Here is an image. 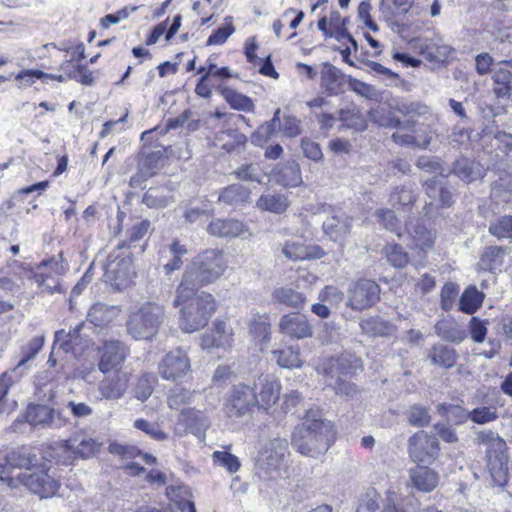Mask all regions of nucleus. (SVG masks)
I'll return each instance as SVG.
<instances>
[{
    "label": "nucleus",
    "instance_id": "nucleus-40",
    "mask_svg": "<svg viewBox=\"0 0 512 512\" xmlns=\"http://www.w3.org/2000/svg\"><path fill=\"white\" fill-rule=\"evenodd\" d=\"M250 333L258 341L261 350H263L270 341L271 326L266 316L258 313L254 314L250 323Z\"/></svg>",
    "mask_w": 512,
    "mask_h": 512
},
{
    "label": "nucleus",
    "instance_id": "nucleus-11",
    "mask_svg": "<svg viewBox=\"0 0 512 512\" xmlns=\"http://www.w3.org/2000/svg\"><path fill=\"white\" fill-rule=\"evenodd\" d=\"M426 196L439 208H450L454 203L453 187L447 177L433 176L422 184Z\"/></svg>",
    "mask_w": 512,
    "mask_h": 512
},
{
    "label": "nucleus",
    "instance_id": "nucleus-60",
    "mask_svg": "<svg viewBox=\"0 0 512 512\" xmlns=\"http://www.w3.org/2000/svg\"><path fill=\"white\" fill-rule=\"evenodd\" d=\"M395 109L405 117L424 116L429 113V107L419 101L397 102Z\"/></svg>",
    "mask_w": 512,
    "mask_h": 512
},
{
    "label": "nucleus",
    "instance_id": "nucleus-19",
    "mask_svg": "<svg viewBox=\"0 0 512 512\" xmlns=\"http://www.w3.org/2000/svg\"><path fill=\"white\" fill-rule=\"evenodd\" d=\"M487 468L494 485L505 486L508 482V456L505 450H489Z\"/></svg>",
    "mask_w": 512,
    "mask_h": 512
},
{
    "label": "nucleus",
    "instance_id": "nucleus-18",
    "mask_svg": "<svg viewBox=\"0 0 512 512\" xmlns=\"http://www.w3.org/2000/svg\"><path fill=\"white\" fill-rule=\"evenodd\" d=\"M447 174H453L461 181L469 184L483 178L485 171L478 161L466 157H460L453 162L452 168Z\"/></svg>",
    "mask_w": 512,
    "mask_h": 512
},
{
    "label": "nucleus",
    "instance_id": "nucleus-64",
    "mask_svg": "<svg viewBox=\"0 0 512 512\" xmlns=\"http://www.w3.org/2000/svg\"><path fill=\"white\" fill-rule=\"evenodd\" d=\"M282 251L287 258L294 261L306 260L312 257L310 249L299 242H287Z\"/></svg>",
    "mask_w": 512,
    "mask_h": 512
},
{
    "label": "nucleus",
    "instance_id": "nucleus-17",
    "mask_svg": "<svg viewBox=\"0 0 512 512\" xmlns=\"http://www.w3.org/2000/svg\"><path fill=\"white\" fill-rule=\"evenodd\" d=\"M128 385L129 374L124 371H116L100 382L99 392L106 400H118L124 396Z\"/></svg>",
    "mask_w": 512,
    "mask_h": 512
},
{
    "label": "nucleus",
    "instance_id": "nucleus-26",
    "mask_svg": "<svg viewBox=\"0 0 512 512\" xmlns=\"http://www.w3.org/2000/svg\"><path fill=\"white\" fill-rule=\"evenodd\" d=\"M129 262L125 259L107 264L104 277L115 290H122L129 282Z\"/></svg>",
    "mask_w": 512,
    "mask_h": 512
},
{
    "label": "nucleus",
    "instance_id": "nucleus-50",
    "mask_svg": "<svg viewBox=\"0 0 512 512\" xmlns=\"http://www.w3.org/2000/svg\"><path fill=\"white\" fill-rule=\"evenodd\" d=\"M406 418L409 425L417 428L429 426L431 422V415L429 408L422 404L411 405L406 413Z\"/></svg>",
    "mask_w": 512,
    "mask_h": 512
},
{
    "label": "nucleus",
    "instance_id": "nucleus-15",
    "mask_svg": "<svg viewBox=\"0 0 512 512\" xmlns=\"http://www.w3.org/2000/svg\"><path fill=\"white\" fill-rule=\"evenodd\" d=\"M279 329L282 334L292 339H305L313 335V328L306 315L299 312L283 315L279 322Z\"/></svg>",
    "mask_w": 512,
    "mask_h": 512
},
{
    "label": "nucleus",
    "instance_id": "nucleus-63",
    "mask_svg": "<svg viewBox=\"0 0 512 512\" xmlns=\"http://www.w3.org/2000/svg\"><path fill=\"white\" fill-rule=\"evenodd\" d=\"M138 9L139 6H125L115 13L106 14L101 18L100 25L103 29H108L111 25L118 24L120 21L127 19L131 13L136 12Z\"/></svg>",
    "mask_w": 512,
    "mask_h": 512
},
{
    "label": "nucleus",
    "instance_id": "nucleus-24",
    "mask_svg": "<svg viewBox=\"0 0 512 512\" xmlns=\"http://www.w3.org/2000/svg\"><path fill=\"white\" fill-rule=\"evenodd\" d=\"M412 486L421 492L433 491L439 483V475L427 466H416L410 470Z\"/></svg>",
    "mask_w": 512,
    "mask_h": 512
},
{
    "label": "nucleus",
    "instance_id": "nucleus-21",
    "mask_svg": "<svg viewBox=\"0 0 512 512\" xmlns=\"http://www.w3.org/2000/svg\"><path fill=\"white\" fill-rule=\"evenodd\" d=\"M245 229V224L234 218H215L207 226L208 234L220 238L239 237Z\"/></svg>",
    "mask_w": 512,
    "mask_h": 512
},
{
    "label": "nucleus",
    "instance_id": "nucleus-46",
    "mask_svg": "<svg viewBox=\"0 0 512 512\" xmlns=\"http://www.w3.org/2000/svg\"><path fill=\"white\" fill-rule=\"evenodd\" d=\"M44 341V336H36L22 345L14 370L24 367L28 362L33 360L42 349Z\"/></svg>",
    "mask_w": 512,
    "mask_h": 512
},
{
    "label": "nucleus",
    "instance_id": "nucleus-7",
    "mask_svg": "<svg viewBox=\"0 0 512 512\" xmlns=\"http://www.w3.org/2000/svg\"><path fill=\"white\" fill-rule=\"evenodd\" d=\"M191 372L190 359L181 349L168 352L158 364V373L164 380L178 382Z\"/></svg>",
    "mask_w": 512,
    "mask_h": 512
},
{
    "label": "nucleus",
    "instance_id": "nucleus-34",
    "mask_svg": "<svg viewBox=\"0 0 512 512\" xmlns=\"http://www.w3.org/2000/svg\"><path fill=\"white\" fill-rule=\"evenodd\" d=\"M196 395V390H191L190 388L176 385L175 387L169 390L167 403L171 409L181 410L182 413L184 414V407L194 403Z\"/></svg>",
    "mask_w": 512,
    "mask_h": 512
},
{
    "label": "nucleus",
    "instance_id": "nucleus-12",
    "mask_svg": "<svg viewBox=\"0 0 512 512\" xmlns=\"http://www.w3.org/2000/svg\"><path fill=\"white\" fill-rule=\"evenodd\" d=\"M347 76L330 62L322 63L320 71V87L327 97L339 96L345 93Z\"/></svg>",
    "mask_w": 512,
    "mask_h": 512
},
{
    "label": "nucleus",
    "instance_id": "nucleus-41",
    "mask_svg": "<svg viewBox=\"0 0 512 512\" xmlns=\"http://www.w3.org/2000/svg\"><path fill=\"white\" fill-rule=\"evenodd\" d=\"M407 231L422 248L432 247L435 241L434 233L426 226L423 220L417 219L407 225Z\"/></svg>",
    "mask_w": 512,
    "mask_h": 512
},
{
    "label": "nucleus",
    "instance_id": "nucleus-62",
    "mask_svg": "<svg viewBox=\"0 0 512 512\" xmlns=\"http://www.w3.org/2000/svg\"><path fill=\"white\" fill-rule=\"evenodd\" d=\"M386 257L387 261L395 268H404L409 262L408 253L398 244L386 248Z\"/></svg>",
    "mask_w": 512,
    "mask_h": 512
},
{
    "label": "nucleus",
    "instance_id": "nucleus-37",
    "mask_svg": "<svg viewBox=\"0 0 512 512\" xmlns=\"http://www.w3.org/2000/svg\"><path fill=\"white\" fill-rule=\"evenodd\" d=\"M492 80L495 96L498 99L510 98L512 94V72L506 68L499 67L493 71Z\"/></svg>",
    "mask_w": 512,
    "mask_h": 512
},
{
    "label": "nucleus",
    "instance_id": "nucleus-39",
    "mask_svg": "<svg viewBox=\"0 0 512 512\" xmlns=\"http://www.w3.org/2000/svg\"><path fill=\"white\" fill-rule=\"evenodd\" d=\"M166 495L182 512H196L194 503L189 499L190 491L187 486L170 485L166 488Z\"/></svg>",
    "mask_w": 512,
    "mask_h": 512
},
{
    "label": "nucleus",
    "instance_id": "nucleus-48",
    "mask_svg": "<svg viewBox=\"0 0 512 512\" xmlns=\"http://www.w3.org/2000/svg\"><path fill=\"white\" fill-rule=\"evenodd\" d=\"M488 232L498 240L512 242V215H503L490 222Z\"/></svg>",
    "mask_w": 512,
    "mask_h": 512
},
{
    "label": "nucleus",
    "instance_id": "nucleus-8",
    "mask_svg": "<svg viewBox=\"0 0 512 512\" xmlns=\"http://www.w3.org/2000/svg\"><path fill=\"white\" fill-rule=\"evenodd\" d=\"M128 350L120 340H105L99 348L98 369L103 374L122 371L121 367L127 357Z\"/></svg>",
    "mask_w": 512,
    "mask_h": 512
},
{
    "label": "nucleus",
    "instance_id": "nucleus-33",
    "mask_svg": "<svg viewBox=\"0 0 512 512\" xmlns=\"http://www.w3.org/2000/svg\"><path fill=\"white\" fill-rule=\"evenodd\" d=\"M272 300L290 308L302 309L306 303V296L291 287H279L272 292Z\"/></svg>",
    "mask_w": 512,
    "mask_h": 512
},
{
    "label": "nucleus",
    "instance_id": "nucleus-13",
    "mask_svg": "<svg viewBox=\"0 0 512 512\" xmlns=\"http://www.w3.org/2000/svg\"><path fill=\"white\" fill-rule=\"evenodd\" d=\"M270 179L284 188H296L303 183L300 165L294 159L276 164L270 172Z\"/></svg>",
    "mask_w": 512,
    "mask_h": 512
},
{
    "label": "nucleus",
    "instance_id": "nucleus-9",
    "mask_svg": "<svg viewBox=\"0 0 512 512\" xmlns=\"http://www.w3.org/2000/svg\"><path fill=\"white\" fill-rule=\"evenodd\" d=\"M380 286L373 280L360 279L349 289L348 305L357 311L372 307L380 299Z\"/></svg>",
    "mask_w": 512,
    "mask_h": 512
},
{
    "label": "nucleus",
    "instance_id": "nucleus-42",
    "mask_svg": "<svg viewBox=\"0 0 512 512\" xmlns=\"http://www.w3.org/2000/svg\"><path fill=\"white\" fill-rule=\"evenodd\" d=\"M359 325L362 332L369 337L387 336L391 329L390 322L378 315L362 319Z\"/></svg>",
    "mask_w": 512,
    "mask_h": 512
},
{
    "label": "nucleus",
    "instance_id": "nucleus-4",
    "mask_svg": "<svg viewBox=\"0 0 512 512\" xmlns=\"http://www.w3.org/2000/svg\"><path fill=\"white\" fill-rule=\"evenodd\" d=\"M178 300V292L173 301L175 307L181 308L180 327L186 333H193L205 327L216 310V302L212 294L196 292L187 299Z\"/></svg>",
    "mask_w": 512,
    "mask_h": 512
},
{
    "label": "nucleus",
    "instance_id": "nucleus-44",
    "mask_svg": "<svg viewBox=\"0 0 512 512\" xmlns=\"http://www.w3.org/2000/svg\"><path fill=\"white\" fill-rule=\"evenodd\" d=\"M170 260L163 265V273L165 276H170L174 271L181 269L183 265V257L188 253L185 245L180 244V241L175 239L169 245Z\"/></svg>",
    "mask_w": 512,
    "mask_h": 512
},
{
    "label": "nucleus",
    "instance_id": "nucleus-30",
    "mask_svg": "<svg viewBox=\"0 0 512 512\" xmlns=\"http://www.w3.org/2000/svg\"><path fill=\"white\" fill-rule=\"evenodd\" d=\"M485 294L475 285L467 286L459 297L458 310L465 314H474L482 306Z\"/></svg>",
    "mask_w": 512,
    "mask_h": 512
},
{
    "label": "nucleus",
    "instance_id": "nucleus-23",
    "mask_svg": "<svg viewBox=\"0 0 512 512\" xmlns=\"http://www.w3.org/2000/svg\"><path fill=\"white\" fill-rule=\"evenodd\" d=\"M457 351L446 344L435 343L427 353L430 364L443 369L453 368L458 360Z\"/></svg>",
    "mask_w": 512,
    "mask_h": 512
},
{
    "label": "nucleus",
    "instance_id": "nucleus-31",
    "mask_svg": "<svg viewBox=\"0 0 512 512\" xmlns=\"http://www.w3.org/2000/svg\"><path fill=\"white\" fill-rule=\"evenodd\" d=\"M352 219L347 216H331L323 222L324 233L333 241L343 239L351 230Z\"/></svg>",
    "mask_w": 512,
    "mask_h": 512
},
{
    "label": "nucleus",
    "instance_id": "nucleus-38",
    "mask_svg": "<svg viewBox=\"0 0 512 512\" xmlns=\"http://www.w3.org/2000/svg\"><path fill=\"white\" fill-rule=\"evenodd\" d=\"M415 201L416 196L413 190L405 185L395 187L389 198L391 206L403 212H410Z\"/></svg>",
    "mask_w": 512,
    "mask_h": 512
},
{
    "label": "nucleus",
    "instance_id": "nucleus-61",
    "mask_svg": "<svg viewBox=\"0 0 512 512\" xmlns=\"http://www.w3.org/2000/svg\"><path fill=\"white\" fill-rule=\"evenodd\" d=\"M380 501V494L376 490L371 489L359 499L356 512H382Z\"/></svg>",
    "mask_w": 512,
    "mask_h": 512
},
{
    "label": "nucleus",
    "instance_id": "nucleus-45",
    "mask_svg": "<svg viewBox=\"0 0 512 512\" xmlns=\"http://www.w3.org/2000/svg\"><path fill=\"white\" fill-rule=\"evenodd\" d=\"M272 353L276 359V363L281 368L294 369L302 365L298 347L288 346L283 349L274 350Z\"/></svg>",
    "mask_w": 512,
    "mask_h": 512
},
{
    "label": "nucleus",
    "instance_id": "nucleus-35",
    "mask_svg": "<svg viewBox=\"0 0 512 512\" xmlns=\"http://www.w3.org/2000/svg\"><path fill=\"white\" fill-rule=\"evenodd\" d=\"M415 0H380L379 11L389 22L398 17H404L411 9Z\"/></svg>",
    "mask_w": 512,
    "mask_h": 512
},
{
    "label": "nucleus",
    "instance_id": "nucleus-16",
    "mask_svg": "<svg viewBox=\"0 0 512 512\" xmlns=\"http://www.w3.org/2000/svg\"><path fill=\"white\" fill-rule=\"evenodd\" d=\"M362 368V361L359 357L350 352H343L337 357H332L324 371L331 378H340L341 376L352 377Z\"/></svg>",
    "mask_w": 512,
    "mask_h": 512
},
{
    "label": "nucleus",
    "instance_id": "nucleus-3",
    "mask_svg": "<svg viewBox=\"0 0 512 512\" xmlns=\"http://www.w3.org/2000/svg\"><path fill=\"white\" fill-rule=\"evenodd\" d=\"M303 422L297 425L291 434V445L294 448H311L315 443L330 448L336 440V430L331 421L322 418L319 409H308Z\"/></svg>",
    "mask_w": 512,
    "mask_h": 512
},
{
    "label": "nucleus",
    "instance_id": "nucleus-58",
    "mask_svg": "<svg viewBox=\"0 0 512 512\" xmlns=\"http://www.w3.org/2000/svg\"><path fill=\"white\" fill-rule=\"evenodd\" d=\"M391 138L398 145L420 149H427L432 139L430 134H425L423 140H420L418 137H414V135L398 132L393 133Z\"/></svg>",
    "mask_w": 512,
    "mask_h": 512
},
{
    "label": "nucleus",
    "instance_id": "nucleus-1",
    "mask_svg": "<svg viewBox=\"0 0 512 512\" xmlns=\"http://www.w3.org/2000/svg\"><path fill=\"white\" fill-rule=\"evenodd\" d=\"M227 267L223 252L219 249H206L197 254L185 267L177 286L178 300L187 299L201 287L215 282Z\"/></svg>",
    "mask_w": 512,
    "mask_h": 512
},
{
    "label": "nucleus",
    "instance_id": "nucleus-22",
    "mask_svg": "<svg viewBox=\"0 0 512 512\" xmlns=\"http://www.w3.org/2000/svg\"><path fill=\"white\" fill-rule=\"evenodd\" d=\"M165 154L166 148L162 145L152 147L144 144L138 153L137 164L154 176L163 165Z\"/></svg>",
    "mask_w": 512,
    "mask_h": 512
},
{
    "label": "nucleus",
    "instance_id": "nucleus-27",
    "mask_svg": "<svg viewBox=\"0 0 512 512\" xmlns=\"http://www.w3.org/2000/svg\"><path fill=\"white\" fill-rule=\"evenodd\" d=\"M218 201L229 206H242L251 201V190L240 183H234L220 190Z\"/></svg>",
    "mask_w": 512,
    "mask_h": 512
},
{
    "label": "nucleus",
    "instance_id": "nucleus-6",
    "mask_svg": "<svg viewBox=\"0 0 512 512\" xmlns=\"http://www.w3.org/2000/svg\"><path fill=\"white\" fill-rule=\"evenodd\" d=\"M258 398L254 389L244 383L233 385L224 399V411L229 418H241L257 405Z\"/></svg>",
    "mask_w": 512,
    "mask_h": 512
},
{
    "label": "nucleus",
    "instance_id": "nucleus-14",
    "mask_svg": "<svg viewBox=\"0 0 512 512\" xmlns=\"http://www.w3.org/2000/svg\"><path fill=\"white\" fill-rule=\"evenodd\" d=\"M252 388L258 398V407L264 409L274 405L280 397V381L272 374H261Z\"/></svg>",
    "mask_w": 512,
    "mask_h": 512
},
{
    "label": "nucleus",
    "instance_id": "nucleus-28",
    "mask_svg": "<svg viewBox=\"0 0 512 512\" xmlns=\"http://www.w3.org/2000/svg\"><path fill=\"white\" fill-rule=\"evenodd\" d=\"M217 91L224 98L231 109L246 113L254 112L255 103L251 97L242 94L229 86H219Z\"/></svg>",
    "mask_w": 512,
    "mask_h": 512
},
{
    "label": "nucleus",
    "instance_id": "nucleus-57",
    "mask_svg": "<svg viewBox=\"0 0 512 512\" xmlns=\"http://www.w3.org/2000/svg\"><path fill=\"white\" fill-rule=\"evenodd\" d=\"M408 448H439V441L435 434L419 430L409 438Z\"/></svg>",
    "mask_w": 512,
    "mask_h": 512
},
{
    "label": "nucleus",
    "instance_id": "nucleus-53",
    "mask_svg": "<svg viewBox=\"0 0 512 512\" xmlns=\"http://www.w3.org/2000/svg\"><path fill=\"white\" fill-rule=\"evenodd\" d=\"M347 84L349 89L356 95L371 101L379 100L380 93L373 85L354 78L351 75L347 76Z\"/></svg>",
    "mask_w": 512,
    "mask_h": 512
},
{
    "label": "nucleus",
    "instance_id": "nucleus-51",
    "mask_svg": "<svg viewBox=\"0 0 512 512\" xmlns=\"http://www.w3.org/2000/svg\"><path fill=\"white\" fill-rule=\"evenodd\" d=\"M150 228V221L147 219L135 223L128 231L126 239L120 241L117 245L118 249L130 248L136 246L148 232Z\"/></svg>",
    "mask_w": 512,
    "mask_h": 512
},
{
    "label": "nucleus",
    "instance_id": "nucleus-43",
    "mask_svg": "<svg viewBox=\"0 0 512 512\" xmlns=\"http://www.w3.org/2000/svg\"><path fill=\"white\" fill-rule=\"evenodd\" d=\"M229 140L222 145V150L227 154L240 155L246 151L248 137L237 128H228L225 131Z\"/></svg>",
    "mask_w": 512,
    "mask_h": 512
},
{
    "label": "nucleus",
    "instance_id": "nucleus-2",
    "mask_svg": "<svg viewBox=\"0 0 512 512\" xmlns=\"http://www.w3.org/2000/svg\"><path fill=\"white\" fill-rule=\"evenodd\" d=\"M40 457L31 454L30 450H23L21 461L15 463L20 469H25L17 475V487L20 484L26 486L31 492L39 495L41 498H48L55 495L58 490V481L48 473L45 456L42 450H38ZM14 465V463H12Z\"/></svg>",
    "mask_w": 512,
    "mask_h": 512
},
{
    "label": "nucleus",
    "instance_id": "nucleus-49",
    "mask_svg": "<svg viewBox=\"0 0 512 512\" xmlns=\"http://www.w3.org/2000/svg\"><path fill=\"white\" fill-rule=\"evenodd\" d=\"M158 379L153 373H143L137 380L136 385L133 389V396L141 401L145 402L153 393L154 387L157 384Z\"/></svg>",
    "mask_w": 512,
    "mask_h": 512
},
{
    "label": "nucleus",
    "instance_id": "nucleus-54",
    "mask_svg": "<svg viewBox=\"0 0 512 512\" xmlns=\"http://www.w3.org/2000/svg\"><path fill=\"white\" fill-rule=\"evenodd\" d=\"M416 166L421 170L429 174H438L441 177H448L444 168V162L440 157L422 155L419 156L416 162Z\"/></svg>",
    "mask_w": 512,
    "mask_h": 512
},
{
    "label": "nucleus",
    "instance_id": "nucleus-20",
    "mask_svg": "<svg viewBox=\"0 0 512 512\" xmlns=\"http://www.w3.org/2000/svg\"><path fill=\"white\" fill-rule=\"evenodd\" d=\"M511 252L507 246H488L484 249L479 260V266L491 273L502 272L505 269V259Z\"/></svg>",
    "mask_w": 512,
    "mask_h": 512
},
{
    "label": "nucleus",
    "instance_id": "nucleus-56",
    "mask_svg": "<svg viewBox=\"0 0 512 512\" xmlns=\"http://www.w3.org/2000/svg\"><path fill=\"white\" fill-rule=\"evenodd\" d=\"M460 287L455 282H446L440 292V307L443 311L449 312L455 305Z\"/></svg>",
    "mask_w": 512,
    "mask_h": 512
},
{
    "label": "nucleus",
    "instance_id": "nucleus-32",
    "mask_svg": "<svg viewBox=\"0 0 512 512\" xmlns=\"http://www.w3.org/2000/svg\"><path fill=\"white\" fill-rule=\"evenodd\" d=\"M435 334L442 340L450 343L460 344L467 338L465 329L459 328L449 320H438L434 325Z\"/></svg>",
    "mask_w": 512,
    "mask_h": 512
},
{
    "label": "nucleus",
    "instance_id": "nucleus-5",
    "mask_svg": "<svg viewBox=\"0 0 512 512\" xmlns=\"http://www.w3.org/2000/svg\"><path fill=\"white\" fill-rule=\"evenodd\" d=\"M166 319L165 308L154 302H146L127 320V332L135 340L153 341Z\"/></svg>",
    "mask_w": 512,
    "mask_h": 512
},
{
    "label": "nucleus",
    "instance_id": "nucleus-10",
    "mask_svg": "<svg viewBox=\"0 0 512 512\" xmlns=\"http://www.w3.org/2000/svg\"><path fill=\"white\" fill-rule=\"evenodd\" d=\"M22 417L25 422L34 427H60L65 422L60 410L38 403L28 404Z\"/></svg>",
    "mask_w": 512,
    "mask_h": 512
},
{
    "label": "nucleus",
    "instance_id": "nucleus-47",
    "mask_svg": "<svg viewBox=\"0 0 512 512\" xmlns=\"http://www.w3.org/2000/svg\"><path fill=\"white\" fill-rule=\"evenodd\" d=\"M23 450H12L10 454L6 456V464L0 463V481L10 488H17L16 478L12 476L14 468H18L12 463H18L21 461Z\"/></svg>",
    "mask_w": 512,
    "mask_h": 512
},
{
    "label": "nucleus",
    "instance_id": "nucleus-29",
    "mask_svg": "<svg viewBox=\"0 0 512 512\" xmlns=\"http://www.w3.org/2000/svg\"><path fill=\"white\" fill-rule=\"evenodd\" d=\"M186 422L187 431L198 439V443L210 448L211 444L206 441V432L211 426L210 419L200 411H192Z\"/></svg>",
    "mask_w": 512,
    "mask_h": 512
},
{
    "label": "nucleus",
    "instance_id": "nucleus-52",
    "mask_svg": "<svg viewBox=\"0 0 512 512\" xmlns=\"http://www.w3.org/2000/svg\"><path fill=\"white\" fill-rule=\"evenodd\" d=\"M238 181L262 183V176L257 163H243L230 173Z\"/></svg>",
    "mask_w": 512,
    "mask_h": 512
},
{
    "label": "nucleus",
    "instance_id": "nucleus-36",
    "mask_svg": "<svg viewBox=\"0 0 512 512\" xmlns=\"http://www.w3.org/2000/svg\"><path fill=\"white\" fill-rule=\"evenodd\" d=\"M256 207L262 211L282 214L289 207V201L282 193L262 194L256 202Z\"/></svg>",
    "mask_w": 512,
    "mask_h": 512
},
{
    "label": "nucleus",
    "instance_id": "nucleus-25",
    "mask_svg": "<svg viewBox=\"0 0 512 512\" xmlns=\"http://www.w3.org/2000/svg\"><path fill=\"white\" fill-rule=\"evenodd\" d=\"M119 313L120 309L118 306L98 302L90 307L86 320L94 327L102 328L110 324Z\"/></svg>",
    "mask_w": 512,
    "mask_h": 512
},
{
    "label": "nucleus",
    "instance_id": "nucleus-59",
    "mask_svg": "<svg viewBox=\"0 0 512 512\" xmlns=\"http://www.w3.org/2000/svg\"><path fill=\"white\" fill-rule=\"evenodd\" d=\"M142 203L148 208H165L168 205V197L160 187H150L142 197Z\"/></svg>",
    "mask_w": 512,
    "mask_h": 512
},
{
    "label": "nucleus",
    "instance_id": "nucleus-55",
    "mask_svg": "<svg viewBox=\"0 0 512 512\" xmlns=\"http://www.w3.org/2000/svg\"><path fill=\"white\" fill-rule=\"evenodd\" d=\"M235 28L232 23V16L225 17V24L214 29L209 35L206 45H221L234 33Z\"/></svg>",
    "mask_w": 512,
    "mask_h": 512
}]
</instances>
